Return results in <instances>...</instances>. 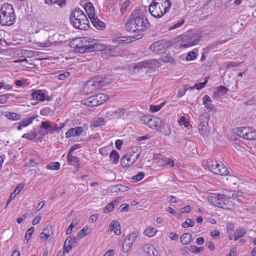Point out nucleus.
<instances>
[{"label":"nucleus","mask_w":256,"mask_h":256,"mask_svg":"<svg viewBox=\"0 0 256 256\" xmlns=\"http://www.w3.org/2000/svg\"><path fill=\"white\" fill-rule=\"evenodd\" d=\"M162 132L163 134L168 136L170 135L172 132L170 128L168 126L166 125L163 126Z\"/></svg>","instance_id":"55"},{"label":"nucleus","mask_w":256,"mask_h":256,"mask_svg":"<svg viewBox=\"0 0 256 256\" xmlns=\"http://www.w3.org/2000/svg\"><path fill=\"white\" fill-rule=\"evenodd\" d=\"M46 168L52 170H58L60 168V164L58 162H52L47 165Z\"/></svg>","instance_id":"48"},{"label":"nucleus","mask_w":256,"mask_h":256,"mask_svg":"<svg viewBox=\"0 0 256 256\" xmlns=\"http://www.w3.org/2000/svg\"><path fill=\"white\" fill-rule=\"evenodd\" d=\"M152 60H148L136 64L134 67L135 73L147 74L148 70L152 68Z\"/></svg>","instance_id":"6"},{"label":"nucleus","mask_w":256,"mask_h":256,"mask_svg":"<svg viewBox=\"0 0 256 256\" xmlns=\"http://www.w3.org/2000/svg\"><path fill=\"white\" fill-rule=\"evenodd\" d=\"M64 126V124L60 122V124H55L54 126H52L50 130V134H54L56 132L60 131Z\"/></svg>","instance_id":"39"},{"label":"nucleus","mask_w":256,"mask_h":256,"mask_svg":"<svg viewBox=\"0 0 256 256\" xmlns=\"http://www.w3.org/2000/svg\"><path fill=\"white\" fill-rule=\"evenodd\" d=\"M110 158L112 164H116L118 162L120 159V156L118 152L113 150L110 155Z\"/></svg>","instance_id":"40"},{"label":"nucleus","mask_w":256,"mask_h":256,"mask_svg":"<svg viewBox=\"0 0 256 256\" xmlns=\"http://www.w3.org/2000/svg\"><path fill=\"white\" fill-rule=\"evenodd\" d=\"M37 117L36 115L34 114L30 118H28V119H24L22 120L20 122V123L22 124V126H24V127H26L28 126H29L30 124H31L34 120Z\"/></svg>","instance_id":"46"},{"label":"nucleus","mask_w":256,"mask_h":256,"mask_svg":"<svg viewBox=\"0 0 256 256\" xmlns=\"http://www.w3.org/2000/svg\"><path fill=\"white\" fill-rule=\"evenodd\" d=\"M145 176V174L143 172H139L136 176H134L132 178V180L133 182H137L142 180Z\"/></svg>","instance_id":"47"},{"label":"nucleus","mask_w":256,"mask_h":256,"mask_svg":"<svg viewBox=\"0 0 256 256\" xmlns=\"http://www.w3.org/2000/svg\"><path fill=\"white\" fill-rule=\"evenodd\" d=\"M110 76H104V78L102 76H97V78L98 80L100 82L98 84L100 88L106 86L108 84H111L112 82V79L110 78Z\"/></svg>","instance_id":"22"},{"label":"nucleus","mask_w":256,"mask_h":256,"mask_svg":"<svg viewBox=\"0 0 256 256\" xmlns=\"http://www.w3.org/2000/svg\"><path fill=\"white\" fill-rule=\"evenodd\" d=\"M208 170L214 174H220V171L217 168L218 166L220 168H224V164L220 161L216 160H209L208 161Z\"/></svg>","instance_id":"9"},{"label":"nucleus","mask_w":256,"mask_h":256,"mask_svg":"<svg viewBox=\"0 0 256 256\" xmlns=\"http://www.w3.org/2000/svg\"><path fill=\"white\" fill-rule=\"evenodd\" d=\"M164 104H162L160 106H150V110L152 112H158L162 108V106L164 105Z\"/></svg>","instance_id":"63"},{"label":"nucleus","mask_w":256,"mask_h":256,"mask_svg":"<svg viewBox=\"0 0 256 256\" xmlns=\"http://www.w3.org/2000/svg\"><path fill=\"white\" fill-rule=\"evenodd\" d=\"M96 96L98 102L99 103V106L103 104L109 100L108 96L103 94H100Z\"/></svg>","instance_id":"36"},{"label":"nucleus","mask_w":256,"mask_h":256,"mask_svg":"<svg viewBox=\"0 0 256 256\" xmlns=\"http://www.w3.org/2000/svg\"><path fill=\"white\" fill-rule=\"evenodd\" d=\"M167 46H168V45L166 41L160 40L152 44L150 47V49L154 52L158 54L162 52Z\"/></svg>","instance_id":"11"},{"label":"nucleus","mask_w":256,"mask_h":256,"mask_svg":"<svg viewBox=\"0 0 256 256\" xmlns=\"http://www.w3.org/2000/svg\"><path fill=\"white\" fill-rule=\"evenodd\" d=\"M134 242H130L128 239H126L122 246L123 252H124V246H126L127 250H126V252H128V250L132 246Z\"/></svg>","instance_id":"58"},{"label":"nucleus","mask_w":256,"mask_h":256,"mask_svg":"<svg viewBox=\"0 0 256 256\" xmlns=\"http://www.w3.org/2000/svg\"><path fill=\"white\" fill-rule=\"evenodd\" d=\"M190 250L192 252L198 254L204 250V248H198L195 246H190Z\"/></svg>","instance_id":"57"},{"label":"nucleus","mask_w":256,"mask_h":256,"mask_svg":"<svg viewBox=\"0 0 256 256\" xmlns=\"http://www.w3.org/2000/svg\"><path fill=\"white\" fill-rule=\"evenodd\" d=\"M87 18L84 13L80 9H76L70 16V20L72 22V20L81 19V20H85V18Z\"/></svg>","instance_id":"17"},{"label":"nucleus","mask_w":256,"mask_h":256,"mask_svg":"<svg viewBox=\"0 0 256 256\" xmlns=\"http://www.w3.org/2000/svg\"><path fill=\"white\" fill-rule=\"evenodd\" d=\"M192 239V236L190 233L183 234L180 238V242L184 245L188 244Z\"/></svg>","instance_id":"29"},{"label":"nucleus","mask_w":256,"mask_h":256,"mask_svg":"<svg viewBox=\"0 0 256 256\" xmlns=\"http://www.w3.org/2000/svg\"><path fill=\"white\" fill-rule=\"evenodd\" d=\"M10 95L9 94H3L0 96V104H5L8 100L10 98Z\"/></svg>","instance_id":"60"},{"label":"nucleus","mask_w":256,"mask_h":256,"mask_svg":"<svg viewBox=\"0 0 256 256\" xmlns=\"http://www.w3.org/2000/svg\"><path fill=\"white\" fill-rule=\"evenodd\" d=\"M106 124L104 118H98L94 121V126L97 128L104 126Z\"/></svg>","instance_id":"44"},{"label":"nucleus","mask_w":256,"mask_h":256,"mask_svg":"<svg viewBox=\"0 0 256 256\" xmlns=\"http://www.w3.org/2000/svg\"><path fill=\"white\" fill-rule=\"evenodd\" d=\"M68 162L70 165L74 166L76 168L77 170H79L80 159L70 154H68Z\"/></svg>","instance_id":"21"},{"label":"nucleus","mask_w":256,"mask_h":256,"mask_svg":"<svg viewBox=\"0 0 256 256\" xmlns=\"http://www.w3.org/2000/svg\"><path fill=\"white\" fill-rule=\"evenodd\" d=\"M150 24L140 10L136 9L132 12L130 19L126 25V30L131 32H144L148 29Z\"/></svg>","instance_id":"1"},{"label":"nucleus","mask_w":256,"mask_h":256,"mask_svg":"<svg viewBox=\"0 0 256 256\" xmlns=\"http://www.w3.org/2000/svg\"><path fill=\"white\" fill-rule=\"evenodd\" d=\"M154 248L152 246H146L144 247V251L148 254L149 256H156L154 252Z\"/></svg>","instance_id":"50"},{"label":"nucleus","mask_w":256,"mask_h":256,"mask_svg":"<svg viewBox=\"0 0 256 256\" xmlns=\"http://www.w3.org/2000/svg\"><path fill=\"white\" fill-rule=\"evenodd\" d=\"M212 102V100L208 96H204L203 98L204 104L206 108L212 110L214 109V107L211 104Z\"/></svg>","instance_id":"31"},{"label":"nucleus","mask_w":256,"mask_h":256,"mask_svg":"<svg viewBox=\"0 0 256 256\" xmlns=\"http://www.w3.org/2000/svg\"><path fill=\"white\" fill-rule=\"evenodd\" d=\"M90 20L93 24V26L96 28L100 30H104V29L106 28L105 24L101 21L98 18L97 16H92Z\"/></svg>","instance_id":"20"},{"label":"nucleus","mask_w":256,"mask_h":256,"mask_svg":"<svg viewBox=\"0 0 256 256\" xmlns=\"http://www.w3.org/2000/svg\"><path fill=\"white\" fill-rule=\"evenodd\" d=\"M72 26L80 30H88L90 28V22L87 18H85V20H81V19L72 20Z\"/></svg>","instance_id":"10"},{"label":"nucleus","mask_w":256,"mask_h":256,"mask_svg":"<svg viewBox=\"0 0 256 256\" xmlns=\"http://www.w3.org/2000/svg\"><path fill=\"white\" fill-rule=\"evenodd\" d=\"M106 48L107 46L106 45L98 43L96 40H93L90 41V52L102 51L103 54H105Z\"/></svg>","instance_id":"14"},{"label":"nucleus","mask_w":256,"mask_h":256,"mask_svg":"<svg viewBox=\"0 0 256 256\" xmlns=\"http://www.w3.org/2000/svg\"><path fill=\"white\" fill-rule=\"evenodd\" d=\"M90 42L86 38H78L70 42V46L77 53H89Z\"/></svg>","instance_id":"3"},{"label":"nucleus","mask_w":256,"mask_h":256,"mask_svg":"<svg viewBox=\"0 0 256 256\" xmlns=\"http://www.w3.org/2000/svg\"><path fill=\"white\" fill-rule=\"evenodd\" d=\"M125 113V110L124 108L119 109L114 112H111L110 114L114 118H119L122 117Z\"/></svg>","instance_id":"32"},{"label":"nucleus","mask_w":256,"mask_h":256,"mask_svg":"<svg viewBox=\"0 0 256 256\" xmlns=\"http://www.w3.org/2000/svg\"><path fill=\"white\" fill-rule=\"evenodd\" d=\"M78 238L74 236H68L65 241L64 250V252L68 253L72 250L73 244H78L76 240Z\"/></svg>","instance_id":"12"},{"label":"nucleus","mask_w":256,"mask_h":256,"mask_svg":"<svg viewBox=\"0 0 256 256\" xmlns=\"http://www.w3.org/2000/svg\"><path fill=\"white\" fill-rule=\"evenodd\" d=\"M126 154H128V158L130 160V164H134L140 156V153L136 154L134 152H128Z\"/></svg>","instance_id":"37"},{"label":"nucleus","mask_w":256,"mask_h":256,"mask_svg":"<svg viewBox=\"0 0 256 256\" xmlns=\"http://www.w3.org/2000/svg\"><path fill=\"white\" fill-rule=\"evenodd\" d=\"M90 233L88 231V228L84 226L82 230H81L78 234V238H83L86 236H88Z\"/></svg>","instance_id":"45"},{"label":"nucleus","mask_w":256,"mask_h":256,"mask_svg":"<svg viewBox=\"0 0 256 256\" xmlns=\"http://www.w3.org/2000/svg\"><path fill=\"white\" fill-rule=\"evenodd\" d=\"M8 120L14 121L18 120L21 119V116L14 112H6L4 115Z\"/></svg>","instance_id":"35"},{"label":"nucleus","mask_w":256,"mask_h":256,"mask_svg":"<svg viewBox=\"0 0 256 256\" xmlns=\"http://www.w3.org/2000/svg\"><path fill=\"white\" fill-rule=\"evenodd\" d=\"M247 133L244 140L251 141L256 140V131L255 130L250 128V130Z\"/></svg>","instance_id":"34"},{"label":"nucleus","mask_w":256,"mask_h":256,"mask_svg":"<svg viewBox=\"0 0 256 256\" xmlns=\"http://www.w3.org/2000/svg\"><path fill=\"white\" fill-rule=\"evenodd\" d=\"M53 234L52 227L47 226L44 230L42 233L40 234V238L44 240H46L50 236Z\"/></svg>","instance_id":"24"},{"label":"nucleus","mask_w":256,"mask_h":256,"mask_svg":"<svg viewBox=\"0 0 256 256\" xmlns=\"http://www.w3.org/2000/svg\"><path fill=\"white\" fill-rule=\"evenodd\" d=\"M130 0H126L122 4L121 8V12L122 14L126 12L128 8L130 6Z\"/></svg>","instance_id":"56"},{"label":"nucleus","mask_w":256,"mask_h":256,"mask_svg":"<svg viewBox=\"0 0 256 256\" xmlns=\"http://www.w3.org/2000/svg\"><path fill=\"white\" fill-rule=\"evenodd\" d=\"M149 11L152 16L156 18H161L166 14L156 0H154L151 3Z\"/></svg>","instance_id":"7"},{"label":"nucleus","mask_w":256,"mask_h":256,"mask_svg":"<svg viewBox=\"0 0 256 256\" xmlns=\"http://www.w3.org/2000/svg\"><path fill=\"white\" fill-rule=\"evenodd\" d=\"M121 164L123 168H126L130 166L132 164H130V160L128 158V154H126L122 157L121 159Z\"/></svg>","instance_id":"38"},{"label":"nucleus","mask_w":256,"mask_h":256,"mask_svg":"<svg viewBox=\"0 0 256 256\" xmlns=\"http://www.w3.org/2000/svg\"><path fill=\"white\" fill-rule=\"evenodd\" d=\"M217 170L218 171L219 170L220 172V174H216V175H219L221 176H227L229 173V171L228 168L224 165V168H220V166H218Z\"/></svg>","instance_id":"51"},{"label":"nucleus","mask_w":256,"mask_h":256,"mask_svg":"<svg viewBox=\"0 0 256 256\" xmlns=\"http://www.w3.org/2000/svg\"><path fill=\"white\" fill-rule=\"evenodd\" d=\"M66 0H47L46 2L48 4H57L60 7H64L66 5Z\"/></svg>","instance_id":"43"},{"label":"nucleus","mask_w":256,"mask_h":256,"mask_svg":"<svg viewBox=\"0 0 256 256\" xmlns=\"http://www.w3.org/2000/svg\"><path fill=\"white\" fill-rule=\"evenodd\" d=\"M114 202H112L111 203L108 204L104 208V212L105 214H108L112 211L114 209Z\"/></svg>","instance_id":"52"},{"label":"nucleus","mask_w":256,"mask_h":256,"mask_svg":"<svg viewBox=\"0 0 256 256\" xmlns=\"http://www.w3.org/2000/svg\"><path fill=\"white\" fill-rule=\"evenodd\" d=\"M156 3L160 6L164 13L168 12L172 6V2L170 0H156Z\"/></svg>","instance_id":"18"},{"label":"nucleus","mask_w":256,"mask_h":256,"mask_svg":"<svg viewBox=\"0 0 256 256\" xmlns=\"http://www.w3.org/2000/svg\"><path fill=\"white\" fill-rule=\"evenodd\" d=\"M209 202L218 208H224L226 206V198L224 195H214L208 198Z\"/></svg>","instance_id":"8"},{"label":"nucleus","mask_w":256,"mask_h":256,"mask_svg":"<svg viewBox=\"0 0 256 256\" xmlns=\"http://www.w3.org/2000/svg\"><path fill=\"white\" fill-rule=\"evenodd\" d=\"M184 22L185 20H181L180 22L170 27L169 29L170 30H172L182 26L184 24Z\"/></svg>","instance_id":"61"},{"label":"nucleus","mask_w":256,"mask_h":256,"mask_svg":"<svg viewBox=\"0 0 256 256\" xmlns=\"http://www.w3.org/2000/svg\"><path fill=\"white\" fill-rule=\"evenodd\" d=\"M51 128L52 125L50 121L42 122L40 126V132L42 136H45L50 134Z\"/></svg>","instance_id":"19"},{"label":"nucleus","mask_w":256,"mask_h":256,"mask_svg":"<svg viewBox=\"0 0 256 256\" xmlns=\"http://www.w3.org/2000/svg\"><path fill=\"white\" fill-rule=\"evenodd\" d=\"M84 10L86 11L88 17L90 18L92 16H95L94 8L93 4L90 2L86 3L84 6Z\"/></svg>","instance_id":"27"},{"label":"nucleus","mask_w":256,"mask_h":256,"mask_svg":"<svg viewBox=\"0 0 256 256\" xmlns=\"http://www.w3.org/2000/svg\"><path fill=\"white\" fill-rule=\"evenodd\" d=\"M32 98L34 100H39L40 102H44L45 100H50V98L48 96H46L44 92L40 90H38L32 93Z\"/></svg>","instance_id":"16"},{"label":"nucleus","mask_w":256,"mask_h":256,"mask_svg":"<svg viewBox=\"0 0 256 256\" xmlns=\"http://www.w3.org/2000/svg\"><path fill=\"white\" fill-rule=\"evenodd\" d=\"M156 230L153 227H150L144 232V234L146 236L151 238L155 236L156 232Z\"/></svg>","instance_id":"42"},{"label":"nucleus","mask_w":256,"mask_h":256,"mask_svg":"<svg viewBox=\"0 0 256 256\" xmlns=\"http://www.w3.org/2000/svg\"><path fill=\"white\" fill-rule=\"evenodd\" d=\"M243 193L240 191H233L232 195V199H237L238 201H240L241 200L239 198L242 196Z\"/></svg>","instance_id":"54"},{"label":"nucleus","mask_w":256,"mask_h":256,"mask_svg":"<svg viewBox=\"0 0 256 256\" xmlns=\"http://www.w3.org/2000/svg\"><path fill=\"white\" fill-rule=\"evenodd\" d=\"M109 230L111 231H114V234L118 236L120 235L122 233L120 224L119 222L116 220H114L111 222Z\"/></svg>","instance_id":"23"},{"label":"nucleus","mask_w":256,"mask_h":256,"mask_svg":"<svg viewBox=\"0 0 256 256\" xmlns=\"http://www.w3.org/2000/svg\"><path fill=\"white\" fill-rule=\"evenodd\" d=\"M248 127H242L236 128L234 130V134L240 138H242L244 140L246 138V135L248 134V132L250 130Z\"/></svg>","instance_id":"25"},{"label":"nucleus","mask_w":256,"mask_h":256,"mask_svg":"<svg viewBox=\"0 0 256 256\" xmlns=\"http://www.w3.org/2000/svg\"><path fill=\"white\" fill-rule=\"evenodd\" d=\"M208 122H201L198 126V130L200 134L204 136L208 134Z\"/></svg>","instance_id":"28"},{"label":"nucleus","mask_w":256,"mask_h":256,"mask_svg":"<svg viewBox=\"0 0 256 256\" xmlns=\"http://www.w3.org/2000/svg\"><path fill=\"white\" fill-rule=\"evenodd\" d=\"M82 104L90 108L98 106H99V103L98 102L96 96H92L90 98L84 100L82 102Z\"/></svg>","instance_id":"15"},{"label":"nucleus","mask_w":256,"mask_h":256,"mask_svg":"<svg viewBox=\"0 0 256 256\" xmlns=\"http://www.w3.org/2000/svg\"><path fill=\"white\" fill-rule=\"evenodd\" d=\"M150 117L151 116L150 115L142 116L140 118V120L142 122L147 126L149 121L150 120Z\"/></svg>","instance_id":"62"},{"label":"nucleus","mask_w":256,"mask_h":256,"mask_svg":"<svg viewBox=\"0 0 256 256\" xmlns=\"http://www.w3.org/2000/svg\"><path fill=\"white\" fill-rule=\"evenodd\" d=\"M162 60L164 62H170L173 64L175 62V60L172 57H171L170 55L168 54L164 56Z\"/></svg>","instance_id":"53"},{"label":"nucleus","mask_w":256,"mask_h":256,"mask_svg":"<svg viewBox=\"0 0 256 256\" xmlns=\"http://www.w3.org/2000/svg\"><path fill=\"white\" fill-rule=\"evenodd\" d=\"M180 123L184 125L185 128H188L190 126L189 122L186 121V119L184 116H182L180 118Z\"/></svg>","instance_id":"64"},{"label":"nucleus","mask_w":256,"mask_h":256,"mask_svg":"<svg viewBox=\"0 0 256 256\" xmlns=\"http://www.w3.org/2000/svg\"><path fill=\"white\" fill-rule=\"evenodd\" d=\"M202 38V34L198 32H190L184 35L182 39L181 48H188L196 45Z\"/></svg>","instance_id":"4"},{"label":"nucleus","mask_w":256,"mask_h":256,"mask_svg":"<svg viewBox=\"0 0 256 256\" xmlns=\"http://www.w3.org/2000/svg\"><path fill=\"white\" fill-rule=\"evenodd\" d=\"M24 186L22 184H19L15 189L14 192H12L8 200V203L6 208H7L8 204L11 202L12 200H14L16 197V195L20 193V190L24 188Z\"/></svg>","instance_id":"26"},{"label":"nucleus","mask_w":256,"mask_h":256,"mask_svg":"<svg viewBox=\"0 0 256 256\" xmlns=\"http://www.w3.org/2000/svg\"><path fill=\"white\" fill-rule=\"evenodd\" d=\"M122 52V49L120 46H109L108 47L107 46L105 54L110 56L116 57L121 56Z\"/></svg>","instance_id":"13"},{"label":"nucleus","mask_w":256,"mask_h":256,"mask_svg":"<svg viewBox=\"0 0 256 256\" xmlns=\"http://www.w3.org/2000/svg\"><path fill=\"white\" fill-rule=\"evenodd\" d=\"M228 91V89L226 87L220 86L216 88L214 94L215 96H222L226 94Z\"/></svg>","instance_id":"33"},{"label":"nucleus","mask_w":256,"mask_h":256,"mask_svg":"<svg viewBox=\"0 0 256 256\" xmlns=\"http://www.w3.org/2000/svg\"><path fill=\"white\" fill-rule=\"evenodd\" d=\"M182 227L184 228H188L193 227L194 226V222L190 218H188L185 222L182 224Z\"/></svg>","instance_id":"49"},{"label":"nucleus","mask_w":256,"mask_h":256,"mask_svg":"<svg viewBox=\"0 0 256 256\" xmlns=\"http://www.w3.org/2000/svg\"><path fill=\"white\" fill-rule=\"evenodd\" d=\"M16 22L13 6L9 4L2 6L0 12V24L3 26H11Z\"/></svg>","instance_id":"2"},{"label":"nucleus","mask_w":256,"mask_h":256,"mask_svg":"<svg viewBox=\"0 0 256 256\" xmlns=\"http://www.w3.org/2000/svg\"><path fill=\"white\" fill-rule=\"evenodd\" d=\"M100 82L96 77L92 78L87 82L84 87V90L86 94H90L95 92L97 90L100 88L98 84Z\"/></svg>","instance_id":"5"},{"label":"nucleus","mask_w":256,"mask_h":256,"mask_svg":"<svg viewBox=\"0 0 256 256\" xmlns=\"http://www.w3.org/2000/svg\"><path fill=\"white\" fill-rule=\"evenodd\" d=\"M246 234V232L245 230L240 229L237 230L234 233V240H238L240 238L244 236Z\"/></svg>","instance_id":"41"},{"label":"nucleus","mask_w":256,"mask_h":256,"mask_svg":"<svg viewBox=\"0 0 256 256\" xmlns=\"http://www.w3.org/2000/svg\"><path fill=\"white\" fill-rule=\"evenodd\" d=\"M138 236V234L136 232H132L126 237V239H128V240H130V242H134L136 240V239Z\"/></svg>","instance_id":"59"},{"label":"nucleus","mask_w":256,"mask_h":256,"mask_svg":"<svg viewBox=\"0 0 256 256\" xmlns=\"http://www.w3.org/2000/svg\"><path fill=\"white\" fill-rule=\"evenodd\" d=\"M150 120L149 121L147 126L152 129L158 127V126L160 122V118L156 116H151Z\"/></svg>","instance_id":"30"}]
</instances>
